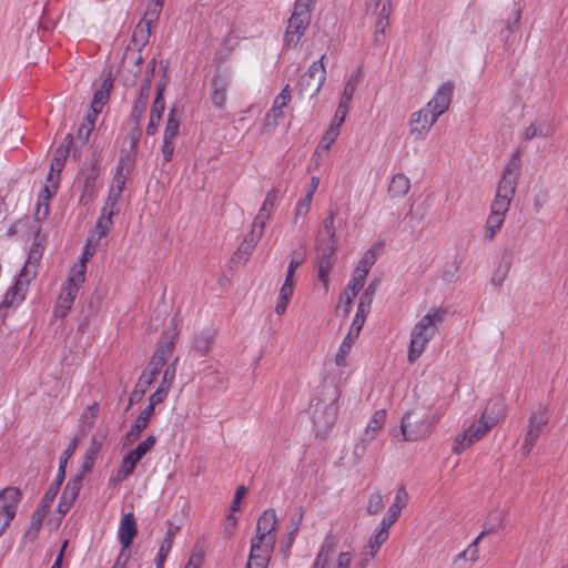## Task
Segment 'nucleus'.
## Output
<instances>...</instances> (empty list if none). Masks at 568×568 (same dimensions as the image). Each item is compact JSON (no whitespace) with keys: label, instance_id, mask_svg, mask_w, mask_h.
Instances as JSON below:
<instances>
[{"label":"nucleus","instance_id":"obj_43","mask_svg":"<svg viewBox=\"0 0 568 568\" xmlns=\"http://www.w3.org/2000/svg\"><path fill=\"white\" fill-rule=\"evenodd\" d=\"M70 152H73L72 155L75 160L78 151L77 145L73 143V136L71 134L67 135L62 144L55 150L53 160L64 163Z\"/></svg>","mask_w":568,"mask_h":568},{"label":"nucleus","instance_id":"obj_39","mask_svg":"<svg viewBox=\"0 0 568 568\" xmlns=\"http://www.w3.org/2000/svg\"><path fill=\"white\" fill-rule=\"evenodd\" d=\"M214 339V332L210 329L203 331L194 337L193 347L200 352L201 355H206L210 352Z\"/></svg>","mask_w":568,"mask_h":568},{"label":"nucleus","instance_id":"obj_36","mask_svg":"<svg viewBox=\"0 0 568 568\" xmlns=\"http://www.w3.org/2000/svg\"><path fill=\"white\" fill-rule=\"evenodd\" d=\"M410 187V182L407 176L404 174H396L390 180L388 186V193L393 197H402L405 196Z\"/></svg>","mask_w":568,"mask_h":568},{"label":"nucleus","instance_id":"obj_55","mask_svg":"<svg viewBox=\"0 0 568 568\" xmlns=\"http://www.w3.org/2000/svg\"><path fill=\"white\" fill-rule=\"evenodd\" d=\"M97 412H98L97 403H94L93 405H91L90 407H88L84 410V413L82 415V425L80 426L81 433H87L93 427L94 420L97 418Z\"/></svg>","mask_w":568,"mask_h":568},{"label":"nucleus","instance_id":"obj_8","mask_svg":"<svg viewBox=\"0 0 568 568\" xmlns=\"http://www.w3.org/2000/svg\"><path fill=\"white\" fill-rule=\"evenodd\" d=\"M85 264L84 260H81L80 264L77 265L69 282L63 286L54 307L55 317H64L71 310L73 301L78 294L81 284L84 282Z\"/></svg>","mask_w":568,"mask_h":568},{"label":"nucleus","instance_id":"obj_20","mask_svg":"<svg viewBox=\"0 0 568 568\" xmlns=\"http://www.w3.org/2000/svg\"><path fill=\"white\" fill-rule=\"evenodd\" d=\"M141 54H125L120 68V80L124 87H133L136 83L138 75L141 72Z\"/></svg>","mask_w":568,"mask_h":568},{"label":"nucleus","instance_id":"obj_17","mask_svg":"<svg viewBox=\"0 0 568 568\" xmlns=\"http://www.w3.org/2000/svg\"><path fill=\"white\" fill-rule=\"evenodd\" d=\"M266 222L267 221H265V217L263 215L255 216L251 231L245 236L244 241L240 244L236 251V255L239 257H244L245 261L247 260V257L251 255L254 247L256 246L257 242L261 240L264 233Z\"/></svg>","mask_w":568,"mask_h":568},{"label":"nucleus","instance_id":"obj_54","mask_svg":"<svg viewBox=\"0 0 568 568\" xmlns=\"http://www.w3.org/2000/svg\"><path fill=\"white\" fill-rule=\"evenodd\" d=\"M504 223V217H499L495 214H489L485 225V237L491 241L496 232L500 229Z\"/></svg>","mask_w":568,"mask_h":568},{"label":"nucleus","instance_id":"obj_62","mask_svg":"<svg viewBox=\"0 0 568 568\" xmlns=\"http://www.w3.org/2000/svg\"><path fill=\"white\" fill-rule=\"evenodd\" d=\"M385 420H386V410L385 409L376 410L366 428H368L372 432H375L377 434L378 430L383 427Z\"/></svg>","mask_w":568,"mask_h":568},{"label":"nucleus","instance_id":"obj_18","mask_svg":"<svg viewBox=\"0 0 568 568\" xmlns=\"http://www.w3.org/2000/svg\"><path fill=\"white\" fill-rule=\"evenodd\" d=\"M109 430L106 427H99L93 434L90 445L83 456V460L80 467V473L88 474L94 466L98 454L108 437Z\"/></svg>","mask_w":568,"mask_h":568},{"label":"nucleus","instance_id":"obj_31","mask_svg":"<svg viewBox=\"0 0 568 568\" xmlns=\"http://www.w3.org/2000/svg\"><path fill=\"white\" fill-rule=\"evenodd\" d=\"M179 530L180 526L173 525L172 523L169 524V528L159 549L156 558V568L163 567V562L165 561V558L172 548L174 537Z\"/></svg>","mask_w":568,"mask_h":568},{"label":"nucleus","instance_id":"obj_15","mask_svg":"<svg viewBox=\"0 0 568 568\" xmlns=\"http://www.w3.org/2000/svg\"><path fill=\"white\" fill-rule=\"evenodd\" d=\"M369 311H362L361 307L357 306V312L354 316L353 323L349 327L347 335L344 337L339 349L335 356V363L338 366L344 365L346 355L349 353L355 339L358 337L359 332L365 323L366 315Z\"/></svg>","mask_w":568,"mask_h":568},{"label":"nucleus","instance_id":"obj_57","mask_svg":"<svg viewBox=\"0 0 568 568\" xmlns=\"http://www.w3.org/2000/svg\"><path fill=\"white\" fill-rule=\"evenodd\" d=\"M108 100H109V88L100 89L94 93L93 100L91 102V110H92L94 116L101 112L103 105L106 103Z\"/></svg>","mask_w":568,"mask_h":568},{"label":"nucleus","instance_id":"obj_52","mask_svg":"<svg viewBox=\"0 0 568 568\" xmlns=\"http://www.w3.org/2000/svg\"><path fill=\"white\" fill-rule=\"evenodd\" d=\"M204 541H196L192 555L184 568H200L204 559Z\"/></svg>","mask_w":568,"mask_h":568},{"label":"nucleus","instance_id":"obj_9","mask_svg":"<svg viewBox=\"0 0 568 568\" xmlns=\"http://www.w3.org/2000/svg\"><path fill=\"white\" fill-rule=\"evenodd\" d=\"M324 57L323 54L317 61H314L308 70L301 75L297 84L301 97L313 98L320 92L326 77L323 64Z\"/></svg>","mask_w":568,"mask_h":568},{"label":"nucleus","instance_id":"obj_50","mask_svg":"<svg viewBox=\"0 0 568 568\" xmlns=\"http://www.w3.org/2000/svg\"><path fill=\"white\" fill-rule=\"evenodd\" d=\"M357 293L358 292L348 290V285H347L346 288L344 290V292L341 294L339 304L336 308V312L337 313L341 312L342 316H347L351 311L353 300L357 295Z\"/></svg>","mask_w":568,"mask_h":568},{"label":"nucleus","instance_id":"obj_53","mask_svg":"<svg viewBox=\"0 0 568 568\" xmlns=\"http://www.w3.org/2000/svg\"><path fill=\"white\" fill-rule=\"evenodd\" d=\"M62 481L63 480H61V478H55L54 483L45 491L41 500L40 507L50 510V507L59 493Z\"/></svg>","mask_w":568,"mask_h":568},{"label":"nucleus","instance_id":"obj_64","mask_svg":"<svg viewBox=\"0 0 568 568\" xmlns=\"http://www.w3.org/2000/svg\"><path fill=\"white\" fill-rule=\"evenodd\" d=\"M339 134V130L328 126L325 134L323 135L320 146L324 150H328Z\"/></svg>","mask_w":568,"mask_h":568},{"label":"nucleus","instance_id":"obj_5","mask_svg":"<svg viewBox=\"0 0 568 568\" xmlns=\"http://www.w3.org/2000/svg\"><path fill=\"white\" fill-rule=\"evenodd\" d=\"M498 423V416L490 414L489 409L481 414L463 434L458 435L453 444V453L460 454L474 443L481 439Z\"/></svg>","mask_w":568,"mask_h":568},{"label":"nucleus","instance_id":"obj_34","mask_svg":"<svg viewBox=\"0 0 568 568\" xmlns=\"http://www.w3.org/2000/svg\"><path fill=\"white\" fill-rule=\"evenodd\" d=\"M48 513H49V510H47L40 506L33 511L31 519H30L29 528L24 532V539L33 541L37 538L38 532H39L40 528L42 527L43 519Z\"/></svg>","mask_w":568,"mask_h":568},{"label":"nucleus","instance_id":"obj_3","mask_svg":"<svg viewBox=\"0 0 568 568\" xmlns=\"http://www.w3.org/2000/svg\"><path fill=\"white\" fill-rule=\"evenodd\" d=\"M338 396V389L333 384H322L318 387L315 403L311 406L317 432L327 433L335 424Z\"/></svg>","mask_w":568,"mask_h":568},{"label":"nucleus","instance_id":"obj_51","mask_svg":"<svg viewBox=\"0 0 568 568\" xmlns=\"http://www.w3.org/2000/svg\"><path fill=\"white\" fill-rule=\"evenodd\" d=\"M376 435L375 432L368 428L365 429L361 440L354 447V457L356 460H359L364 456L367 445L375 439Z\"/></svg>","mask_w":568,"mask_h":568},{"label":"nucleus","instance_id":"obj_2","mask_svg":"<svg viewBox=\"0 0 568 568\" xmlns=\"http://www.w3.org/2000/svg\"><path fill=\"white\" fill-rule=\"evenodd\" d=\"M445 311L433 307L413 327L408 347V362L414 363L425 351L427 343L435 336L444 322Z\"/></svg>","mask_w":568,"mask_h":568},{"label":"nucleus","instance_id":"obj_30","mask_svg":"<svg viewBox=\"0 0 568 568\" xmlns=\"http://www.w3.org/2000/svg\"><path fill=\"white\" fill-rule=\"evenodd\" d=\"M554 126L551 123L546 119L539 118L526 128L524 132V140L530 141L534 138H547L551 135Z\"/></svg>","mask_w":568,"mask_h":568},{"label":"nucleus","instance_id":"obj_41","mask_svg":"<svg viewBox=\"0 0 568 568\" xmlns=\"http://www.w3.org/2000/svg\"><path fill=\"white\" fill-rule=\"evenodd\" d=\"M85 474H82L79 471L77 476H74L72 479H70L64 487L62 491V500L71 501L73 503L77 496L79 495V491L82 486V480Z\"/></svg>","mask_w":568,"mask_h":568},{"label":"nucleus","instance_id":"obj_49","mask_svg":"<svg viewBox=\"0 0 568 568\" xmlns=\"http://www.w3.org/2000/svg\"><path fill=\"white\" fill-rule=\"evenodd\" d=\"M78 446V438L74 437L71 439V442L68 444L67 448L64 449L62 456L60 457L59 462V474L57 478H61V480L64 479L65 475V466L68 464V459L74 454Z\"/></svg>","mask_w":568,"mask_h":568},{"label":"nucleus","instance_id":"obj_61","mask_svg":"<svg viewBox=\"0 0 568 568\" xmlns=\"http://www.w3.org/2000/svg\"><path fill=\"white\" fill-rule=\"evenodd\" d=\"M178 358H175L164 371L160 387L170 390L172 383L175 378Z\"/></svg>","mask_w":568,"mask_h":568},{"label":"nucleus","instance_id":"obj_22","mask_svg":"<svg viewBox=\"0 0 568 568\" xmlns=\"http://www.w3.org/2000/svg\"><path fill=\"white\" fill-rule=\"evenodd\" d=\"M99 176V169L95 164H91L89 168L81 170L78 176V183L82 184V194L80 196V203L88 204L95 193V182Z\"/></svg>","mask_w":568,"mask_h":568},{"label":"nucleus","instance_id":"obj_35","mask_svg":"<svg viewBox=\"0 0 568 568\" xmlns=\"http://www.w3.org/2000/svg\"><path fill=\"white\" fill-rule=\"evenodd\" d=\"M337 539L334 536H326L314 562L326 567L331 561V557L335 551Z\"/></svg>","mask_w":568,"mask_h":568},{"label":"nucleus","instance_id":"obj_21","mask_svg":"<svg viewBox=\"0 0 568 568\" xmlns=\"http://www.w3.org/2000/svg\"><path fill=\"white\" fill-rule=\"evenodd\" d=\"M519 164L513 160L506 168L497 187V197H507L513 200L517 186V170Z\"/></svg>","mask_w":568,"mask_h":568},{"label":"nucleus","instance_id":"obj_48","mask_svg":"<svg viewBox=\"0 0 568 568\" xmlns=\"http://www.w3.org/2000/svg\"><path fill=\"white\" fill-rule=\"evenodd\" d=\"M390 13H392V2H390V0H386L383 3V7L378 14V19L375 24V27L377 28V31L381 32L382 36L385 33L386 29L389 26Z\"/></svg>","mask_w":568,"mask_h":568},{"label":"nucleus","instance_id":"obj_37","mask_svg":"<svg viewBox=\"0 0 568 568\" xmlns=\"http://www.w3.org/2000/svg\"><path fill=\"white\" fill-rule=\"evenodd\" d=\"M155 19H152V17H146V13L144 14L143 19L138 23L134 32H133V41L145 45L149 41L150 34H151V24Z\"/></svg>","mask_w":568,"mask_h":568},{"label":"nucleus","instance_id":"obj_19","mask_svg":"<svg viewBox=\"0 0 568 568\" xmlns=\"http://www.w3.org/2000/svg\"><path fill=\"white\" fill-rule=\"evenodd\" d=\"M453 94L454 83L452 81L444 82L436 91L434 98L427 103L426 109L438 119L449 109Z\"/></svg>","mask_w":568,"mask_h":568},{"label":"nucleus","instance_id":"obj_6","mask_svg":"<svg viewBox=\"0 0 568 568\" xmlns=\"http://www.w3.org/2000/svg\"><path fill=\"white\" fill-rule=\"evenodd\" d=\"M440 418V414H434L433 420H428L423 412L412 410L406 413L400 423L402 440L415 442L427 437L433 430V423Z\"/></svg>","mask_w":568,"mask_h":568},{"label":"nucleus","instance_id":"obj_13","mask_svg":"<svg viewBox=\"0 0 568 568\" xmlns=\"http://www.w3.org/2000/svg\"><path fill=\"white\" fill-rule=\"evenodd\" d=\"M549 415L544 406L538 407L528 418L526 435L523 442L521 449L528 456L534 448L541 430L548 424Z\"/></svg>","mask_w":568,"mask_h":568},{"label":"nucleus","instance_id":"obj_14","mask_svg":"<svg viewBox=\"0 0 568 568\" xmlns=\"http://www.w3.org/2000/svg\"><path fill=\"white\" fill-rule=\"evenodd\" d=\"M116 213L118 207L108 205L105 203L104 207L102 209L101 216L98 219L95 223L98 237L94 239V235H91L87 239L83 257L81 260L85 261L88 255L92 256L94 254L99 240L108 234L112 226V216Z\"/></svg>","mask_w":568,"mask_h":568},{"label":"nucleus","instance_id":"obj_10","mask_svg":"<svg viewBox=\"0 0 568 568\" xmlns=\"http://www.w3.org/2000/svg\"><path fill=\"white\" fill-rule=\"evenodd\" d=\"M22 494L19 488L9 486L0 491V536L14 518Z\"/></svg>","mask_w":568,"mask_h":568},{"label":"nucleus","instance_id":"obj_44","mask_svg":"<svg viewBox=\"0 0 568 568\" xmlns=\"http://www.w3.org/2000/svg\"><path fill=\"white\" fill-rule=\"evenodd\" d=\"M389 531H387L385 528H376L374 535L369 538L367 548L369 549V555L372 558H374L381 546L388 539Z\"/></svg>","mask_w":568,"mask_h":568},{"label":"nucleus","instance_id":"obj_25","mask_svg":"<svg viewBox=\"0 0 568 568\" xmlns=\"http://www.w3.org/2000/svg\"><path fill=\"white\" fill-rule=\"evenodd\" d=\"M29 284V280L19 275L14 285L8 290L4 300L0 305V311L3 307L18 306L24 300Z\"/></svg>","mask_w":568,"mask_h":568},{"label":"nucleus","instance_id":"obj_28","mask_svg":"<svg viewBox=\"0 0 568 568\" xmlns=\"http://www.w3.org/2000/svg\"><path fill=\"white\" fill-rule=\"evenodd\" d=\"M136 532L138 529L134 515L132 513L123 515L118 531V538L123 548L130 549V546L132 544L133 538L136 536Z\"/></svg>","mask_w":568,"mask_h":568},{"label":"nucleus","instance_id":"obj_56","mask_svg":"<svg viewBox=\"0 0 568 568\" xmlns=\"http://www.w3.org/2000/svg\"><path fill=\"white\" fill-rule=\"evenodd\" d=\"M408 493L404 486H400L395 495L393 504L389 506V510H394L398 514L402 513L403 508H405L408 504Z\"/></svg>","mask_w":568,"mask_h":568},{"label":"nucleus","instance_id":"obj_59","mask_svg":"<svg viewBox=\"0 0 568 568\" xmlns=\"http://www.w3.org/2000/svg\"><path fill=\"white\" fill-rule=\"evenodd\" d=\"M282 118L283 109H276L275 106H272L271 111L266 115L262 132H268L276 128L278 124V120Z\"/></svg>","mask_w":568,"mask_h":568},{"label":"nucleus","instance_id":"obj_12","mask_svg":"<svg viewBox=\"0 0 568 568\" xmlns=\"http://www.w3.org/2000/svg\"><path fill=\"white\" fill-rule=\"evenodd\" d=\"M156 443V437L153 435L148 436L144 440L138 444L128 455H125L118 468V479L128 478L133 471L136 464L148 454Z\"/></svg>","mask_w":568,"mask_h":568},{"label":"nucleus","instance_id":"obj_27","mask_svg":"<svg viewBox=\"0 0 568 568\" xmlns=\"http://www.w3.org/2000/svg\"><path fill=\"white\" fill-rule=\"evenodd\" d=\"M42 257V247L38 243H33L30 246L27 261L21 268L19 275L29 280L30 282L36 277L38 266Z\"/></svg>","mask_w":568,"mask_h":568},{"label":"nucleus","instance_id":"obj_45","mask_svg":"<svg viewBox=\"0 0 568 568\" xmlns=\"http://www.w3.org/2000/svg\"><path fill=\"white\" fill-rule=\"evenodd\" d=\"M503 525V519L499 517L498 518V521H497V525L496 526H491L487 529H484L478 536L477 538L468 546V548L466 549V552H467V557L468 559L471 561V562H475L478 560V544H479V540L485 536V535H488L490 532H493L497 527H500Z\"/></svg>","mask_w":568,"mask_h":568},{"label":"nucleus","instance_id":"obj_16","mask_svg":"<svg viewBox=\"0 0 568 568\" xmlns=\"http://www.w3.org/2000/svg\"><path fill=\"white\" fill-rule=\"evenodd\" d=\"M436 121L437 118L426 108L414 112L409 120L410 135L416 140L425 139Z\"/></svg>","mask_w":568,"mask_h":568},{"label":"nucleus","instance_id":"obj_40","mask_svg":"<svg viewBox=\"0 0 568 568\" xmlns=\"http://www.w3.org/2000/svg\"><path fill=\"white\" fill-rule=\"evenodd\" d=\"M303 516H304V510H303V508H300L298 516L296 517V519L292 520L291 526L288 527V530L286 532L285 541L281 549V551L284 554V556H287L290 552V549L294 542L295 535L297 534V531L300 529Z\"/></svg>","mask_w":568,"mask_h":568},{"label":"nucleus","instance_id":"obj_47","mask_svg":"<svg viewBox=\"0 0 568 568\" xmlns=\"http://www.w3.org/2000/svg\"><path fill=\"white\" fill-rule=\"evenodd\" d=\"M280 191L277 189H272L270 192H267L265 200L262 204V207L260 209L256 216H264L265 221H268L271 215V210L275 206L277 199H278Z\"/></svg>","mask_w":568,"mask_h":568},{"label":"nucleus","instance_id":"obj_23","mask_svg":"<svg viewBox=\"0 0 568 568\" xmlns=\"http://www.w3.org/2000/svg\"><path fill=\"white\" fill-rule=\"evenodd\" d=\"M321 251L317 263V277L323 283L325 291H328L329 273L334 264L335 246L317 245Z\"/></svg>","mask_w":568,"mask_h":568},{"label":"nucleus","instance_id":"obj_7","mask_svg":"<svg viewBox=\"0 0 568 568\" xmlns=\"http://www.w3.org/2000/svg\"><path fill=\"white\" fill-rule=\"evenodd\" d=\"M315 0H296L284 38L287 45L295 47L301 40L311 22V8Z\"/></svg>","mask_w":568,"mask_h":568},{"label":"nucleus","instance_id":"obj_29","mask_svg":"<svg viewBox=\"0 0 568 568\" xmlns=\"http://www.w3.org/2000/svg\"><path fill=\"white\" fill-rule=\"evenodd\" d=\"M152 408L145 407L138 418L135 419L134 424L131 426L129 432L125 435L124 438V445H131L133 444L141 435V433L146 428L151 417H152Z\"/></svg>","mask_w":568,"mask_h":568},{"label":"nucleus","instance_id":"obj_33","mask_svg":"<svg viewBox=\"0 0 568 568\" xmlns=\"http://www.w3.org/2000/svg\"><path fill=\"white\" fill-rule=\"evenodd\" d=\"M334 212H329L328 216L324 220L323 230L318 233L317 245L334 246L335 245V227H334Z\"/></svg>","mask_w":568,"mask_h":568},{"label":"nucleus","instance_id":"obj_60","mask_svg":"<svg viewBox=\"0 0 568 568\" xmlns=\"http://www.w3.org/2000/svg\"><path fill=\"white\" fill-rule=\"evenodd\" d=\"M384 508V499L381 493H372L368 496L366 510L369 515H376Z\"/></svg>","mask_w":568,"mask_h":568},{"label":"nucleus","instance_id":"obj_46","mask_svg":"<svg viewBox=\"0 0 568 568\" xmlns=\"http://www.w3.org/2000/svg\"><path fill=\"white\" fill-rule=\"evenodd\" d=\"M378 285V280L372 281L365 288L364 293L361 295L358 307H361L362 311H371L373 298Z\"/></svg>","mask_w":568,"mask_h":568},{"label":"nucleus","instance_id":"obj_38","mask_svg":"<svg viewBox=\"0 0 568 568\" xmlns=\"http://www.w3.org/2000/svg\"><path fill=\"white\" fill-rule=\"evenodd\" d=\"M176 113H178V111L175 108H172L169 111L165 129L163 132V139L173 140V141L176 140V138L179 135V131H180V125H181V120L176 115Z\"/></svg>","mask_w":568,"mask_h":568},{"label":"nucleus","instance_id":"obj_11","mask_svg":"<svg viewBox=\"0 0 568 568\" xmlns=\"http://www.w3.org/2000/svg\"><path fill=\"white\" fill-rule=\"evenodd\" d=\"M384 248L383 243L374 244L369 250H367L364 256L358 262L354 275L352 280L348 282V290L354 292H359L365 283V278L371 270V267L375 264L377 256L382 253Z\"/></svg>","mask_w":568,"mask_h":568},{"label":"nucleus","instance_id":"obj_24","mask_svg":"<svg viewBox=\"0 0 568 568\" xmlns=\"http://www.w3.org/2000/svg\"><path fill=\"white\" fill-rule=\"evenodd\" d=\"M231 85V77L226 73L216 72L211 83V98L213 104L222 109L227 100V90Z\"/></svg>","mask_w":568,"mask_h":568},{"label":"nucleus","instance_id":"obj_32","mask_svg":"<svg viewBox=\"0 0 568 568\" xmlns=\"http://www.w3.org/2000/svg\"><path fill=\"white\" fill-rule=\"evenodd\" d=\"M122 170H123V166H122V161H121L116 169V172L113 176V181H112V184H111V187L109 191V195H108V199L105 202L108 205L116 207L118 200L120 199L121 193L124 189L125 181H124V176L122 174Z\"/></svg>","mask_w":568,"mask_h":568},{"label":"nucleus","instance_id":"obj_26","mask_svg":"<svg viewBox=\"0 0 568 568\" xmlns=\"http://www.w3.org/2000/svg\"><path fill=\"white\" fill-rule=\"evenodd\" d=\"M150 89H151V80L150 78H146L141 83L139 95L133 104L132 113H131V120L135 124H141V119L145 112L149 97H150Z\"/></svg>","mask_w":568,"mask_h":568},{"label":"nucleus","instance_id":"obj_1","mask_svg":"<svg viewBox=\"0 0 568 568\" xmlns=\"http://www.w3.org/2000/svg\"><path fill=\"white\" fill-rule=\"evenodd\" d=\"M277 516L274 509L263 511L256 524V535L251 540L245 568H267L276 542Z\"/></svg>","mask_w":568,"mask_h":568},{"label":"nucleus","instance_id":"obj_63","mask_svg":"<svg viewBox=\"0 0 568 568\" xmlns=\"http://www.w3.org/2000/svg\"><path fill=\"white\" fill-rule=\"evenodd\" d=\"M352 555L348 551H342L338 554L334 562H328L326 568H351Z\"/></svg>","mask_w":568,"mask_h":568},{"label":"nucleus","instance_id":"obj_58","mask_svg":"<svg viewBox=\"0 0 568 568\" xmlns=\"http://www.w3.org/2000/svg\"><path fill=\"white\" fill-rule=\"evenodd\" d=\"M511 201L513 200H510V199H508V200H507V197L500 199V197H497V195H496L495 200L491 203L490 214H495V215H498L499 217L505 219V214L508 212Z\"/></svg>","mask_w":568,"mask_h":568},{"label":"nucleus","instance_id":"obj_42","mask_svg":"<svg viewBox=\"0 0 568 568\" xmlns=\"http://www.w3.org/2000/svg\"><path fill=\"white\" fill-rule=\"evenodd\" d=\"M93 128L94 120L91 119L90 114H88L85 121L78 129L75 138H73V143L77 145V151H79L88 142Z\"/></svg>","mask_w":568,"mask_h":568},{"label":"nucleus","instance_id":"obj_4","mask_svg":"<svg viewBox=\"0 0 568 568\" xmlns=\"http://www.w3.org/2000/svg\"><path fill=\"white\" fill-rule=\"evenodd\" d=\"M178 335V323L175 318H172L168 329L163 333L158 347L149 362L148 368L142 372L139 382L136 383V387H149L153 384L158 374L171 356Z\"/></svg>","mask_w":568,"mask_h":568}]
</instances>
